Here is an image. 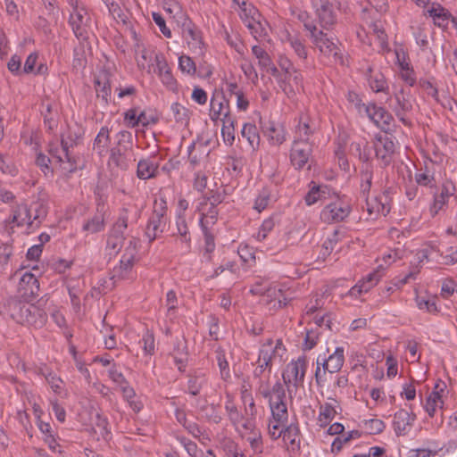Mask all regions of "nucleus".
Here are the masks:
<instances>
[{
	"label": "nucleus",
	"mask_w": 457,
	"mask_h": 457,
	"mask_svg": "<svg viewBox=\"0 0 457 457\" xmlns=\"http://www.w3.org/2000/svg\"><path fill=\"white\" fill-rule=\"evenodd\" d=\"M285 354L286 348L280 339H268L259 350L256 368L253 370L254 377L260 378L266 373L270 374L273 364L281 363Z\"/></svg>",
	"instance_id": "obj_1"
},
{
	"label": "nucleus",
	"mask_w": 457,
	"mask_h": 457,
	"mask_svg": "<svg viewBox=\"0 0 457 457\" xmlns=\"http://www.w3.org/2000/svg\"><path fill=\"white\" fill-rule=\"evenodd\" d=\"M304 27L310 31V37L320 54L329 62L343 63L340 49L336 38L328 37L323 31L318 30L315 26L304 21Z\"/></svg>",
	"instance_id": "obj_2"
},
{
	"label": "nucleus",
	"mask_w": 457,
	"mask_h": 457,
	"mask_svg": "<svg viewBox=\"0 0 457 457\" xmlns=\"http://www.w3.org/2000/svg\"><path fill=\"white\" fill-rule=\"evenodd\" d=\"M8 308L10 315L18 323L41 327L46 321L43 312L29 303L12 300L8 303Z\"/></svg>",
	"instance_id": "obj_3"
},
{
	"label": "nucleus",
	"mask_w": 457,
	"mask_h": 457,
	"mask_svg": "<svg viewBox=\"0 0 457 457\" xmlns=\"http://www.w3.org/2000/svg\"><path fill=\"white\" fill-rule=\"evenodd\" d=\"M233 1L239 6V16L253 37L255 39L264 37L266 36V29L262 21V15L259 11L245 0Z\"/></svg>",
	"instance_id": "obj_4"
},
{
	"label": "nucleus",
	"mask_w": 457,
	"mask_h": 457,
	"mask_svg": "<svg viewBox=\"0 0 457 457\" xmlns=\"http://www.w3.org/2000/svg\"><path fill=\"white\" fill-rule=\"evenodd\" d=\"M70 6L69 23L78 38H84L90 27L91 19L84 0H66Z\"/></svg>",
	"instance_id": "obj_5"
},
{
	"label": "nucleus",
	"mask_w": 457,
	"mask_h": 457,
	"mask_svg": "<svg viewBox=\"0 0 457 457\" xmlns=\"http://www.w3.org/2000/svg\"><path fill=\"white\" fill-rule=\"evenodd\" d=\"M345 362V349L342 346L336 347L335 351L328 356L320 354L317 358V368L315 370L316 382L320 385L325 381L326 372H338Z\"/></svg>",
	"instance_id": "obj_6"
},
{
	"label": "nucleus",
	"mask_w": 457,
	"mask_h": 457,
	"mask_svg": "<svg viewBox=\"0 0 457 457\" xmlns=\"http://www.w3.org/2000/svg\"><path fill=\"white\" fill-rule=\"evenodd\" d=\"M241 398L245 405L246 417L239 415L237 420H234L232 423L243 437L253 432H257L259 429L256 428L255 424L256 410L252 394L245 389L242 391Z\"/></svg>",
	"instance_id": "obj_7"
},
{
	"label": "nucleus",
	"mask_w": 457,
	"mask_h": 457,
	"mask_svg": "<svg viewBox=\"0 0 457 457\" xmlns=\"http://www.w3.org/2000/svg\"><path fill=\"white\" fill-rule=\"evenodd\" d=\"M448 396L447 386L445 381L437 379L431 391L424 398L420 397V403L429 418L435 417L438 411L445 409V402Z\"/></svg>",
	"instance_id": "obj_8"
},
{
	"label": "nucleus",
	"mask_w": 457,
	"mask_h": 457,
	"mask_svg": "<svg viewBox=\"0 0 457 457\" xmlns=\"http://www.w3.org/2000/svg\"><path fill=\"white\" fill-rule=\"evenodd\" d=\"M278 66L284 71L285 77L282 78L278 73L276 77L279 87L287 96H292L295 91H299L301 88L302 76L295 69L291 61L283 55H280L278 61Z\"/></svg>",
	"instance_id": "obj_9"
},
{
	"label": "nucleus",
	"mask_w": 457,
	"mask_h": 457,
	"mask_svg": "<svg viewBox=\"0 0 457 457\" xmlns=\"http://www.w3.org/2000/svg\"><path fill=\"white\" fill-rule=\"evenodd\" d=\"M46 214V209L39 204H36L33 209L28 208L25 204H20L12 210V222L18 227L37 228Z\"/></svg>",
	"instance_id": "obj_10"
},
{
	"label": "nucleus",
	"mask_w": 457,
	"mask_h": 457,
	"mask_svg": "<svg viewBox=\"0 0 457 457\" xmlns=\"http://www.w3.org/2000/svg\"><path fill=\"white\" fill-rule=\"evenodd\" d=\"M224 196L220 193L212 194L209 197H203L197 207L200 212V226L206 233L207 228L213 225L218 217L217 204L222 203Z\"/></svg>",
	"instance_id": "obj_11"
},
{
	"label": "nucleus",
	"mask_w": 457,
	"mask_h": 457,
	"mask_svg": "<svg viewBox=\"0 0 457 457\" xmlns=\"http://www.w3.org/2000/svg\"><path fill=\"white\" fill-rule=\"evenodd\" d=\"M308 366L307 358L303 355L293 359L283 370L282 378L288 390L291 387L297 388L304 381V376Z\"/></svg>",
	"instance_id": "obj_12"
},
{
	"label": "nucleus",
	"mask_w": 457,
	"mask_h": 457,
	"mask_svg": "<svg viewBox=\"0 0 457 457\" xmlns=\"http://www.w3.org/2000/svg\"><path fill=\"white\" fill-rule=\"evenodd\" d=\"M286 394L283 386L276 383L270 393V408L271 419L280 422H287L288 413L285 403Z\"/></svg>",
	"instance_id": "obj_13"
},
{
	"label": "nucleus",
	"mask_w": 457,
	"mask_h": 457,
	"mask_svg": "<svg viewBox=\"0 0 457 457\" xmlns=\"http://www.w3.org/2000/svg\"><path fill=\"white\" fill-rule=\"evenodd\" d=\"M137 242L130 239L124 250L120 264L114 267L112 278L123 279L129 277L132 268L137 261Z\"/></svg>",
	"instance_id": "obj_14"
},
{
	"label": "nucleus",
	"mask_w": 457,
	"mask_h": 457,
	"mask_svg": "<svg viewBox=\"0 0 457 457\" xmlns=\"http://www.w3.org/2000/svg\"><path fill=\"white\" fill-rule=\"evenodd\" d=\"M350 205L340 198L326 204L320 212V220L328 224L344 220L350 213Z\"/></svg>",
	"instance_id": "obj_15"
},
{
	"label": "nucleus",
	"mask_w": 457,
	"mask_h": 457,
	"mask_svg": "<svg viewBox=\"0 0 457 457\" xmlns=\"http://www.w3.org/2000/svg\"><path fill=\"white\" fill-rule=\"evenodd\" d=\"M356 110L360 115H366L372 120L378 128L386 129L388 128L392 121V116L383 107L377 106L374 104H356Z\"/></svg>",
	"instance_id": "obj_16"
},
{
	"label": "nucleus",
	"mask_w": 457,
	"mask_h": 457,
	"mask_svg": "<svg viewBox=\"0 0 457 457\" xmlns=\"http://www.w3.org/2000/svg\"><path fill=\"white\" fill-rule=\"evenodd\" d=\"M182 37L187 46L196 54H203L204 41L202 32L187 17H185L181 23Z\"/></svg>",
	"instance_id": "obj_17"
},
{
	"label": "nucleus",
	"mask_w": 457,
	"mask_h": 457,
	"mask_svg": "<svg viewBox=\"0 0 457 457\" xmlns=\"http://www.w3.org/2000/svg\"><path fill=\"white\" fill-rule=\"evenodd\" d=\"M312 152L307 139H295L289 154L291 164L297 170L304 168L311 160Z\"/></svg>",
	"instance_id": "obj_18"
},
{
	"label": "nucleus",
	"mask_w": 457,
	"mask_h": 457,
	"mask_svg": "<svg viewBox=\"0 0 457 457\" xmlns=\"http://www.w3.org/2000/svg\"><path fill=\"white\" fill-rule=\"evenodd\" d=\"M376 156L381 161L382 165L390 164L395 151V144L387 135H378L374 143Z\"/></svg>",
	"instance_id": "obj_19"
},
{
	"label": "nucleus",
	"mask_w": 457,
	"mask_h": 457,
	"mask_svg": "<svg viewBox=\"0 0 457 457\" xmlns=\"http://www.w3.org/2000/svg\"><path fill=\"white\" fill-rule=\"evenodd\" d=\"M210 119L212 121H224L227 118H233L230 115L228 101L222 94H214L210 101Z\"/></svg>",
	"instance_id": "obj_20"
},
{
	"label": "nucleus",
	"mask_w": 457,
	"mask_h": 457,
	"mask_svg": "<svg viewBox=\"0 0 457 457\" xmlns=\"http://www.w3.org/2000/svg\"><path fill=\"white\" fill-rule=\"evenodd\" d=\"M251 292L254 295H262L267 298L270 303L274 302V307H282L287 303V298L283 293L281 288H278L276 285L271 287H262V285H255Z\"/></svg>",
	"instance_id": "obj_21"
},
{
	"label": "nucleus",
	"mask_w": 457,
	"mask_h": 457,
	"mask_svg": "<svg viewBox=\"0 0 457 457\" xmlns=\"http://www.w3.org/2000/svg\"><path fill=\"white\" fill-rule=\"evenodd\" d=\"M314 6L322 27L329 28L336 22V14L328 0H316Z\"/></svg>",
	"instance_id": "obj_22"
},
{
	"label": "nucleus",
	"mask_w": 457,
	"mask_h": 457,
	"mask_svg": "<svg viewBox=\"0 0 457 457\" xmlns=\"http://www.w3.org/2000/svg\"><path fill=\"white\" fill-rule=\"evenodd\" d=\"M416 415L407 410L401 409L394 417V428L398 436L405 435L411 428Z\"/></svg>",
	"instance_id": "obj_23"
},
{
	"label": "nucleus",
	"mask_w": 457,
	"mask_h": 457,
	"mask_svg": "<svg viewBox=\"0 0 457 457\" xmlns=\"http://www.w3.org/2000/svg\"><path fill=\"white\" fill-rule=\"evenodd\" d=\"M160 160L156 156H151L140 160L137 163V175L140 179L154 178L158 172Z\"/></svg>",
	"instance_id": "obj_24"
},
{
	"label": "nucleus",
	"mask_w": 457,
	"mask_h": 457,
	"mask_svg": "<svg viewBox=\"0 0 457 457\" xmlns=\"http://www.w3.org/2000/svg\"><path fill=\"white\" fill-rule=\"evenodd\" d=\"M455 193V186L451 181H445L438 195L435 196L434 202L430 207V212L436 215L447 204L449 198Z\"/></svg>",
	"instance_id": "obj_25"
},
{
	"label": "nucleus",
	"mask_w": 457,
	"mask_h": 457,
	"mask_svg": "<svg viewBox=\"0 0 457 457\" xmlns=\"http://www.w3.org/2000/svg\"><path fill=\"white\" fill-rule=\"evenodd\" d=\"M253 56L258 60V65L261 69L270 72L272 76H278V70L274 65L269 54L260 46H253L252 47Z\"/></svg>",
	"instance_id": "obj_26"
},
{
	"label": "nucleus",
	"mask_w": 457,
	"mask_h": 457,
	"mask_svg": "<svg viewBox=\"0 0 457 457\" xmlns=\"http://www.w3.org/2000/svg\"><path fill=\"white\" fill-rule=\"evenodd\" d=\"M412 104L408 97L404 95L403 91L395 95V104H393V110L399 120L407 124L406 114L411 110Z\"/></svg>",
	"instance_id": "obj_27"
},
{
	"label": "nucleus",
	"mask_w": 457,
	"mask_h": 457,
	"mask_svg": "<svg viewBox=\"0 0 457 457\" xmlns=\"http://www.w3.org/2000/svg\"><path fill=\"white\" fill-rule=\"evenodd\" d=\"M264 135L268 137L270 143L274 145H279L286 141V129L284 126L270 121L264 129Z\"/></svg>",
	"instance_id": "obj_28"
},
{
	"label": "nucleus",
	"mask_w": 457,
	"mask_h": 457,
	"mask_svg": "<svg viewBox=\"0 0 457 457\" xmlns=\"http://www.w3.org/2000/svg\"><path fill=\"white\" fill-rule=\"evenodd\" d=\"M155 53L153 47H143L136 57L137 67L140 70L145 71L147 73H152V66L154 62Z\"/></svg>",
	"instance_id": "obj_29"
},
{
	"label": "nucleus",
	"mask_w": 457,
	"mask_h": 457,
	"mask_svg": "<svg viewBox=\"0 0 457 457\" xmlns=\"http://www.w3.org/2000/svg\"><path fill=\"white\" fill-rule=\"evenodd\" d=\"M367 220H375L380 214L386 216L389 212V207L382 204L377 197L366 200Z\"/></svg>",
	"instance_id": "obj_30"
},
{
	"label": "nucleus",
	"mask_w": 457,
	"mask_h": 457,
	"mask_svg": "<svg viewBox=\"0 0 457 457\" xmlns=\"http://www.w3.org/2000/svg\"><path fill=\"white\" fill-rule=\"evenodd\" d=\"M38 59L37 53L34 52L29 54L27 57L24 65L22 67V71L25 74H35V75H45L47 73V66L45 63H39L37 67V62Z\"/></svg>",
	"instance_id": "obj_31"
},
{
	"label": "nucleus",
	"mask_w": 457,
	"mask_h": 457,
	"mask_svg": "<svg viewBox=\"0 0 457 457\" xmlns=\"http://www.w3.org/2000/svg\"><path fill=\"white\" fill-rule=\"evenodd\" d=\"M125 146H117L111 149L110 158L108 164L110 166L119 167L120 169H127L129 165Z\"/></svg>",
	"instance_id": "obj_32"
},
{
	"label": "nucleus",
	"mask_w": 457,
	"mask_h": 457,
	"mask_svg": "<svg viewBox=\"0 0 457 457\" xmlns=\"http://www.w3.org/2000/svg\"><path fill=\"white\" fill-rule=\"evenodd\" d=\"M337 411L331 403H326L321 404L320 406L317 424L320 428H325L335 419Z\"/></svg>",
	"instance_id": "obj_33"
},
{
	"label": "nucleus",
	"mask_w": 457,
	"mask_h": 457,
	"mask_svg": "<svg viewBox=\"0 0 457 457\" xmlns=\"http://www.w3.org/2000/svg\"><path fill=\"white\" fill-rule=\"evenodd\" d=\"M287 422H280L277 420L270 419L268 426V431L270 437L272 439H277L282 436L284 440L289 438L291 430L287 428Z\"/></svg>",
	"instance_id": "obj_34"
},
{
	"label": "nucleus",
	"mask_w": 457,
	"mask_h": 457,
	"mask_svg": "<svg viewBox=\"0 0 457 457\" xmlns=\"http://www.w3.org/2000/svg\"><path fill=\"white\" fill-rule=\"evenodd\" d=\"M165 220L152 215L145 229V235L150 241L154 240L163 230Z\"/></svg>",
	"instance_id": "obj_35"
},
{
	"label": "nucleus",
	"mask_w": 457,
	"mask_h": 457,
	"mask_svg": "<svg viewBox=\"0 0 457 457\" xmlns=\"http://www.w3.org/2000/svg\"><path fill=\"white\" fill-rule=\"evenodd\" d=\"M109 142H110L109 129L106 127H103L99 130V132L95 139L94 150L101 156L105 154Z\"/></svg>",
	"instance_id": "obj_36"
},
{
	"label": "nucleus",
	"mask_w": 457,
	"mask_h": 457,
	"mask_svg": "<svg viewBox=\"0 0 457 457\" xmlns=\"http://www.w3.org/2000/svg\"><path fill=\"white\" fill-rule=\"evenodd\" d=\"M243 137L246 138L250 146L254 150L259 146L260 136L256 126L253 123H245L241 130Z\"/></svg>",
	"instance_id": "obj_37"
},
{
	"label": "nucleus",
	"mask_w": 457,
	"mask_h": 457,
	"mask_svg": "<svg viewBox=\"0 0 457 457\" xmlns=\"http://www.w3.org/2000/svg\"><path fill=\"white\" fill-rule=\"evenodd\" d=\"M372 36L378 40V46L382 50H388L387 37L385 33L383 23L376 21L370 25Z\"/></svg>",
	"instance_id": "obj_38"
},
{
	"label": "nucleus",
	"mask_w": 457,
	"mask_h": 457,
	"mask_svg": "<svg viewBox=\"0 0 457 457\" xmlns=\"http://www.w3.org/2000/svg\"><path fill=\"white\" fill-rule=\"evenodd\" d=\"M382 276V271L376 270L368 274L363 279L360 280L357 285L359 288L361 289L362 293H367L378 283Z\"/></svg>",
	"instance_id": "obj_39"
},
{
	"label": "nucleus",
	"mask_w": 457,
	"mask_h": 457,
	"mask_svg": "<svg viewBox=\"0 0 457 457\" xmlns=\"http://www.w3.org/2000/svg\"><path fill=\"white\" fill-rule=\"evenodd\" d=\"M235 124L234 118H227L222 121L221 136L226 145H231L235 141Z\"/></svg>",
	"instance_id": "obj_40"
},
{
	"label": "nucleus",
	"mask_w": 457,
	"mask_h": 457,
	"mask_svg": "<svg viewBox=\"0 0 457 457\" xmlns=\"http://www.w3.org/2000/svg\"><path fill=\"white\" fill-rule=\"evenodd\" d=\"M124 399L129 403L134 411L138 412L143 408V403L136 397V393L129 383L120 386Z\"/></svg>",
	"instance_id": "obj_41"
},
{
	"label": "nucleus",
	"mask_w": 457,
	"mask_h": 457,
	"mask_svg": "<svg viewBox=\"0 0 457 457\" xmlns=\"http://www.w3.org/2000/svg\"><path fill=\"white\" fill-rule=\"evenodd\" d=\"M437 253V250L435 245L426 243L422 245V246L416 251L415 257L417 262L419 264L423 263L424 262L433 261L434 254Z\"/></svg>",
	"instance_id": "obj_42"
},
{
	"label": "nucleus",
	"mask_w": 457,
	"mask_h": 457,
	"mask_svg": "<svg viewBox=\"0 0 457 457\" xmlns=\"http://www.w3.org/2000/svg\"><path fill=\"white\" fill-rule=\"evenodd\" d=\"M95 85L97 96L107 102L111 95V85L107 76L105 74L98 76L96 79Z\"/></svg>",
	"instance_id": "obj_43"
},
{
	"label": "nucleus",
	"mask_w": 457,
	"mask_h": 457,
	"mask_svg": "<svg viewBox=\"0 0 457 457\" xmlns=\"http://www.w3.org/2000/svg\"><path fill=\"white\" fill-rule=\"evenodd\" d=\"M20 285L25 291H29L30 294H35L38 290L39 284L37 278L34 274L25 270L20 278Z\"/></svg>",
	"instance_id": "obj_44"
},
{
	"label": "nucleus",
	"mask_w": 457,
	"mask_h": 457,
	"mask_svg": "<svg viewBox=\"0 0 457 457\" xmlns=\"http://www.w3.org/2000/svg\"><path fill=\"white\" fill-rule=\"evenodd\" d=\"M430 17L434 23L438 27H445L447 25L450 13L442 6L437 5L428 10Z\"/></svg>",
	"instance_id": "obj_45"
},
{
	"label": "nucleus",
	"mask_w": 457,
	"mask_h": 457,
	"mask_svg": "<svg viewBox=\"0 0 457 457\" xmlns=\"http://www.w3.org/2000/svg\"><path fill=\"white\" fill-rule=\"evenodd\" d=\"M404 257V251L400 248L391 249L386 253H385L382 257L383 263H380L378 266L377 270H381L382 272L392 263H394L396 260L402 259Z\"/></svg>",
	"instance_id": "obj_46"
},
{
	"label": "nucleus",
	"mask_w": 457,
	"mask_h": 457,
	"mask_svg": "<svg viewBox=\"0 0 457 457\" xmlns=\"http://www.w3.org/2000/svg\"><path fill=\"white\" fill-rule=\"evenodd\" d=\"M162 6L165 12L174 19H183L186 17L182 7L177 0H162Z\"/></svg>",
	"instance_id": "obj_47"
},
{
	"label": "nucleus",
	"mask_w": 457,
	"mask_h": 457,
	"mask_svg": "<svg viewBox=\"0 0 457 457\" xmlns=\"http://www.w3.org/2000/svg\"><path fill=\"white\" fill-rule=\"evenodd\" d=\"M176 226L178 234L180 237V240L185 243L188 248L190 246L191 237L188 233L186 218L185 216L181 215V213H177Z\"/></svg>",
	"instance_id": "obj_48"
},
{
	"label": "nucleus",
	"mask_w": 457,
	"mask_h": 457,
	"mask_svg": "<svg viewBox=\"0 0 457 457\" xmlns=\"http://www.w3.org/2000/svg\"><path fill=\"white\" fill-rule=\"evenodd\" d=\"M361 428L370 435H376L381 433L385 428V423L376 418L363 420L361 421Z\"/></svg>",
	"instance_id": "obj_49"
},
{
	"label": "nucleus",
	"mask_w": 457,
	"mask_h": 457,
	"mask_svg": "<svg viewBox=\"0 0 457 457\" xmlns=\"http://www.w3.org/2000/svg\"><path fill=\"white\" fill-rule=\"evenodd\" d=\"M243 437L245 438V440L248 442L252 449L251 454L258 455L263 453L262 438L260 431L253 432V434L247 435Z\"/></svg>",
	"instance_id": "obj_50"
},
{
	"label": "nucleus",
	"mask_w": 457,
	"mask_h": 457,
	"mask_svg": "<svg viewBox=\"0 0 457 457\" xmlns=\"http://www.w3.org/2000/svg\"><path fill=\"white\" fill-rule=\"evenodd\" d=\"M450 453H453L450 451V448L444 450L443 447H438L435 443L429 444V445L427 448H420L416 450L417 457H429L430 455H445Z\"/></svg>",
	"instance_id": "obj_51"
},
{
	"label": "nucleus",
	"mask_w": 457,
	"mask_h": 457,
	"mask_svg": "<svg viewBox=\"0 0 457 457\" xmlns=\"http://www.w3.org/2000/svg\"><path fill=\"white\" fill-rule=\"evenodd\" d=\"M92 428L98 433L103 438L106 439L109 435L108 421L98 412L95 413V420L92 422Z\"/></svg>",
	"instance_id": "obj_52"
},
{
	"label": "nucleus",
	"mask_w": 457,
	"mask_h": 457,
	"mask_svg": "<svg viewBox=\"0 0 457 457\" xmlns=\"http://www.w3.org/2000/svg\"><path fill=\"white\" fill-rule=\"evenodd\" d=\"M104 227V217L102 214H97L84 224L83 229L87 231L88 233L93 234L103 230Z\"/></svg>",
	"instance_id": "obj_53"
},
{
	"label": "nucleus",
	"mask_w": 457,
	"mask_h": 457,
	"mask_svg": "<svg viewBox=\"0 0 457 457\" xmlns=\"http://www.w3.org/2000/svg\"><path fill=\"white\" fill-rule=\"evenodd\" d=\"M170 71V68L164 57L161 53L154 55V62L152 66V72L156 73L158 76L167 73Z\"/></svg>",
	"instance_id": "obj_54"
},
{
	"label": "nucleus",
	"mask_w": 457,
	"mask_h": 457,
	"mask_svg": "<svg viewBox=\"0 0 457 457\" xmlns=\"http://www.w3.org/2000/svg\"><path fill=\"white\" fill-rule=\"evenodd\" d=\"M124 237L121 235L109 234L107 238L106 249L110 254H116L121 248Z\"/></svg>",
	"instance_id": "obj_55"
},
{
	"label": "nucleus",
	"mask_w": 457,
	"mask_h": 457,
	"mask_svg": "<svg viewBox=\"0 0 457 457\" xmlns=\"http://www.w3.org/2000/svg\"><path fill=\"white\" fill-rule=\"evenodd\" d=\"M415 301L420 310L428 312L429 313L437 312V307L433 298H427L421 295H417Z\"/></svg>",
	"instance_id": "obj_56"
},
{
	"label": "nucleus",
	"mask_w": 457,
	"mask_h": 457,
	"mask_svg": "<svg viewBox=\"0 0 457 457\" xmlns=\"http://www.w3.org/2000/svg\"><path fill=\"white\" fill-rule=\"evenodd\" d=\"M106 6L108 7L110 14L113 17V19L118 21H121L125 23L127 21L126 13L121 10L120 5L112 0H103Z\"/></svg>",
	"instance_id": "obj_57"
},
{
	"label": "nucleus",
	"mask_w": 457,
	"mask_h": 457,
	"mask_svg": "<svg viewBox=\"0 0 457 457\" xmlns=\"http://www.w3.org/2000/svg\"><path fill=\"white\" fill-rule=\"evenodd\" d=\"M295 139H307L308 137L311 134V128L308 122V117L307 116H301L299 124L296 128L295 131Z\"/></svg>",
	"instance_id": "obj_58"
},
{
	"label": "nucleus",
	"mask_w": 457,
	"mask_h": 457,
	"mask_svg": "<svg viewBox=\"0 0 457 457\" xmlns=\"http://www.w3.org/2000/svg\"><path fill=\"white\" fill-rule=\"evenodd\" d=\"M179 69L188 75H194L196 71L194 61L187 55H182L179 58Z\"/></svg>",
	"instance_id": "obj_59"
},
{
	"label": "nucleus",
	"mask_w": 457,
	"mask_h": 457,
	"mask_svg": "<svg viewBox=\"0 0 457 457\" xmlns=\"http://www.w3.org/2000/svg\"><path fill=\"white\" fill-rule=\"evenodd\" d=\"M326 193L325 187H313L305 196L307 205H312L323 197Z\"/></svg>",
	"instance_id": "obj_60"
},
{
	"label": "nucleus",
	"mask_w": 457,
	"mask_h": 457,
	"mask_svg": "<svg viewBox=\"0 0 457 457\" xmlns=\"http://www.w3.org/2000/svg\"><path fill=\"white\" fill-rule=\"evenodd\" d=\"M172 357L178 369L179 370H183L187 361V353L185 351V347L183 345H179L177 349H174Z\"/></svg>",
	"instance_id": "obj_61"
},
{
	"label": "nucleus",
	"mask_w": 457,
	"mask_h": 457,
	"mask_svg": "<svg viewBox=\"0 0 457 457\" xmlns=\"http://www.w3.org/2000/svg\"><path fill=\"white\" fill-rule=\"evenodd\" d=\"M415 181L422 187H433L435 185L434 176L428 171H418L415 174Z\"/></svg>",
	"instance_id": "obj_62"
},
{
	"label": "nucleus",
	"mask_w": 457,
	"mask_h": 457,
	"mask_svg": "<svg viewBox=\"0 0 457 457\" xmlns=\"http://www.w3.org/2000/svg\"><path fill=\"white\" fill-rule=\"evenodd\" d=\"M369 83L375 92H383L387 87L385 77L382 74L371 76L369 79Z\"/></svg>",
	"instance_id": "obj_63"
},
{
	"label": "nucleus",
	"mask_w": 457,
	"mask_h": 457,
	"mask_svg": "<svg viewBox=\"0 0 457 457\" xmlns=\"http://www.w3.org/2000/svg\"><path fill=\"white\" fill-rule=\"evenodd\" d=\"M400 77L410 87H413L417 80L411 64L404 68H400Z\"/></svg>",
	"instance_id": "obj_64"
}]
</instances>
